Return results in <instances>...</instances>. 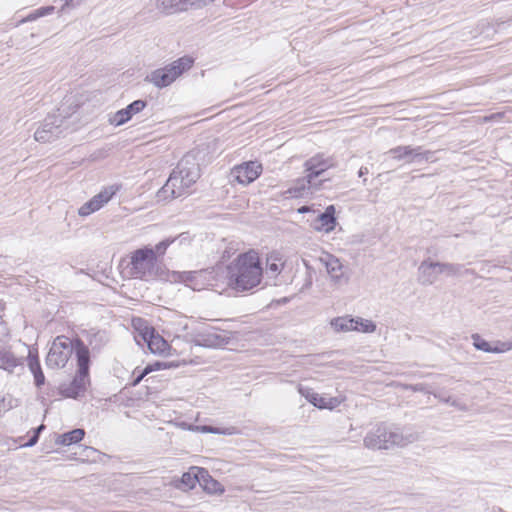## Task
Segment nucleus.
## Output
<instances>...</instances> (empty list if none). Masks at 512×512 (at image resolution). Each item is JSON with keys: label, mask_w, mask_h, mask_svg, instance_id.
<instances>
[{"label": "nucleus", "mask_w": 512, "mask_h": 512, "mask_svg": "<svg viewBox=\"0 0 512 512\" xmlns=\"http://www.w3.org/2000/svg\"><path fill=\"white\" fill-rule=\"evenodd\" d=\"M190 6L189 0H158L157 7L166 14H172L187 10Z\"/></svg>", "instance_id": "5701e85b"}, {"label": "nucleus", "mask_w": 512, "mask_h": 512, "mask_svg": "<svg viewBox=\"0 0 512 512\" xmlns=\"http://www.w3.org/2000/svg\"><path fill=\"white\" fill-rule=\"evenodd\" d=\"M45 429V425L41 424L37 428L32 430V435L29 437L28 441L24 443L23 447H32L36 445L39 440L41 432Z\"/></svg>", "instance_id": "c9c22d12"}, {"label": "nucleus", "mask_w": 512, "mask_h": 512, "mask_svg": "<svg viewBox=\"0 0 512 512\" xmlns=\"http://www.w3.org/2000/svg\"><path fill=\"white\" fill-rule=\"evenodd\" d=\"M108 342V337L105 331H97L90 335L89 345L93 349H100Z\"/></svg>", "instance_id": "7c9ffc66"}, {"label": "nucleus", "mask_w": 512, "mask_h": 512, "mask_svg": "<svg viewBox=\"0 0 512 512\" xmlns=\"http://www.w3.org/2000/svg\"><path fill=\"white\" fill-rule=\"evenodd\" d=\"M211 158L209 144H200L182 157L170 176H175L179 188L185 191L200 178L201 166L207 165Z\"/></svg>", "instance_id": "f03ea898"}, {"label": "nucleus", "mask_w": 512, "mask_h": 512, "mask_svg": "<svg viewBox=\"0 0 512 512\" xmlns=\"http://www.w3.org/2000/svg\"><path fill=\"white\" fill-rule=\"evenodd\" d=\"M193 65V59L189 56L181 57L172 63L151 71L144 78L145 82L153 84L158 89L170 86L184 72Z\"/></svg>", "instance_id": "423d86ee"}, {"label": "nucleus", "mask_w": 512, "mask_h": 512, "mask_svg": "<svg viewBox=\"0 0 512 512\" xmlns=\"http://www.w3.org/2000/svg\"><path fill=\"white\" fill-rule=\"evenodd\" d=\"M201 430L203 432H209V433H219L218 428L212 427V426H202Z\"/></svg>", "instance_id": "49530a36"}, {"label": "nucleus", "mask_w": 512, "mask_h": 512, "mask_svg": "<svg viewBox=\"0 0 512 512\" xmlns=\"http://www.w3.org/2000/svg\"><path fill=\"white\" fill-rule=\"evenodd\" d=\"M73 352L77 361V371L89 375L91 359L88 346L82 340L77 339L74 341Z\"/></svg>", "instance_id": "a211bd4d"}, {"label": "nucleus", "mask_w": 512, "mask_h": 512, "mask_svg": "<svg viewBox=\"0 0 512 512\" xmlns=\"http://www.w3.org/2000/svg\"><path fill=\"white\" fill-rule=\"evenodd\" d=\"M310 211V207L309 206H301L300 208H298V213L300 214H304V213H307Z\"/></svg>", "instance_id": "8fccbe9b"}, {"label": "nucleus", "mask_w": 512, "mask_h": 512, "mask_svg": "<svg viewBox=\"0 0 512 512\" xmlns=\"http://www.w3.org/2000/svg\"><path fill=\"white\" fill-rule=\"evenodd\" d=\"M300 391L305 396V398L315 407L319 409H325L326 400L324 396H321L310 389H307L306 393H304L302 389Z\"/></svg>", "instance_id": "c756f323"}, {"label": "nucleus", "mask_w": 512, "mask_h": 512, "mask_svg": "<svg viewBox=\"0 0 512 512\" xmlns=\"http://www.w3.org/2000/svg\"><path fill=\"white\" fill-rule=\"evenodd\" d=\"M368 168L367 167H361L358 172L359 177H363L364 175L368 174Z\"/></svg>", "instance_id": "09e8293b"}, {"label": "nucleus", "mask_w": 512, "mask_h": 512, "mask_svg": "<svg viewBox=\"0 0 512 512\" xmlns=\"http://www.w3.org/2000/svg\"><path fill=\"white\" fill-rule=\"evenodd\" d=\"M85 436L84 429L76 428L69 432L56 435L55 443L57 445L69 446L80 442Z\"/></svg>", "instance_id": "b1692460"}, {"label": "nucleus", "mask_w": 512, "mask_h": 512, "mask_svg": "<svg viewBox=\"0 0 512 512\" xmlns=\"http://www.w3.org/2000/svg\"><path fill=\"white\" fill-rule=\"evenodd\" d=\"M84 451L85 452H91V453L95 452V450L92 447H85ZM86 456L89 457L90 456L89 453H87Z\"/></svg>", "instance_id": "603ef678"}, {"label": "nucleus", "mask_w": 512, "mask_h": 512, "mask_svg": "<svg viewBox=\"0 0 512 512\" xmlns=\"http://www.w3.org/2000/svg\"><path fill=\"white\" fill-rule=\"evenodd\" d=\"M388 154H391L394 159L405 160L407 163L429 161L434 156V152L429 150H422L421 146H397L390 149Z\"/></svg>", "instance_id": "1a4fd4ad"}, {"label": "nucleus", "mask_w": 512, "mask_h": 512, "mask_svg": "<svg viewBox=\"0 0 512 512\" xmlns=\"http://www.w3.org/2000/svg\"><path fill=\"white\" fill-rule=\"evenodd\" d=\"M171 366H172L171 363L162 362V361H156V362H154L152 364H148L145 368H150L151 372H153V371H158V370H161V369H166V368H169Z\"/></svg>", "instance_id": "37998d69"}, {"label": "nucleus", "mask_w": 512, "mask_h": 512, "mask_svg": "<svg viewBox=\"0 0 512 512\" xmlns=\"http://www.w3.org/2000/svg\"><path fill=\"white\" fill-rule=\"evenodd\" d=\"M14 399L8 395L0 400V411L7 412L14 407Z\"/></svg>", "instance_id": "a19ab883"}, {"label": "nucleus", "mask_w": 512, "mask_h": 512, "mask_svg": "<svg viewBox=\"0 0 512 512\" xmlns=\"http://www.w3.org/2000/svg\"><path fill=\"white\" fill-rule=\"evenodd\" d=\"M74 341L65 336H57L46 356L49 368H63L73 353Z\"/></svg>", "instance_id": "0eeeda50"}, {"label": "nucleus", "mask_w": 512, "mask_h": 512, "mask_svg": "<svg viewBox=\"0 0 512 512\" xmlns=\"http://www.w3.org/2000/svg\"><path fill=\"white\" fill-rule=\"evenodd\" d=\"M354 324L355 318L350 316L336 317L331 320V326L337 332L355 331V328H358V326H355Z\"/></svg>", "instance_id": "a878e982"}, {"label": "nucleus", "mask_w": 512, "mask_h": 512, "mask_svg": "<svg viewBox=\"0 0 512 512\" xmlns=\"http://www.w3.org/2000/svg\"><path fill=\"white\" fill-rule=\"evenodd\" d=\"M197 469H201V467L193 466L189 471L182 474L180 485L178 486L180 489H193L196 486L199 482Z\"/></svg>", "instance_id": "393cba45"}, {"label": "nucleus", "mask_w": 512, "mask_h": 512, "mask_svg": "<svg viewBox=\"0 0 512 512\" xmlns=\"http://www.w3.org/2000/svg\"><path fill=\"white\" fill-rule=\"evenodd\" d=\"M512 349V342L496 341L493 344V353H503Z\"/></svg>", "instance_id": "ea45409f"}, {"label": "nucleus", "mask_w": 512, "mask_h": 512, "mask_svg": "<svg viewBox=\"0 0 512 512\" xmlns=\"http://www.w3.org/2000/svg\"><path fill=\"white\" fill-rule=\"evenodd\" d=\"M149 373H151V369L150 368H144L143 370L139 371L138 369H135L132 373V380H131V385L132 386H137L141 381L142 379L148 375Z\"/></svg>", "instance_id": "4c0bfd02"}, {"label": "nucleus", "mask_w": 512, "mask_h": 512, "mask_svg": "<svg viewBox=\"0 0 512 512\" xmlns=\"http://www.w3.org/2000/svg\"><path fill=\"white\" fill-rule=\"evenodd\" d=\"M175 176H169L164 186L157 192L158 201H165L169 198L180 197L184 191L176 183Z\"/></svg>", "instance_id": "412c9836"}, {"label": "nucleus", "mask_w": 512, "mask_h": 512, "mask_svg": "<svg viewBox=\"0 0 512 512\" xmlns=\"http://www.w3.org/2000/svg\"><path fill=\"white\" fill-rule=\"evenodd\" d=\"M326 406L325 409H334L340 404V401L336 397H325Z\"/></svg>", "instance_id": "c03bdc74"}, {"label": "nucleus", "mask_w": 512, "mask_h": 512, "mask_svg": "<svg viewBox=\"0 0 512 512\" xmlns=\"http://www.w3.org/2000/svg\"><path fill=\"white\" fill-rule=\"evenodd\" d=\"M437 262L424 260L418 268V281L422 285H432L437 280Z\"/></svg>", "instance_id": "6ab92c4d"}, {"label": "nucleus", "mask_w": 512, "mask_h": 512, "mask_svg": "<svg viewBox=\"0 0 512 512\" xmlns=\"http://www.w3.org/2000/svg\"><path fill=\"white\" fill-rule=\"evenodd\" d=\"M0 369L10 374H21L24 370L23 358H17L11 351L0 349Z\"/></svg>", "instance_id": "f3484780"}, {"label": "nucleus", "mask_w": 512, "mask_h": 512, "mask_svg": "<svg viewBox=\"0 0 512 512\" xmlns=\"http://www.w3.org/2000/svg\"><path fill=\"white\" fill-rule=\"evenodd\" d=\"M284 263L278 254H271L267 257L266 274L268 277H277L282 271Z\"/></svg>", "instance_id": "bb28decb"}, {"label": "nucleus", "mask_w": 512, "mask_h": 512, "mask_svg": "<svg viewBox=\"0 0 512 512\" xmlns=\"http://www.w3.org/2000/svg\"><path fill=\"white\" fill-rule=\"evenodd\" d=\"M196 273L197 272L193 271L173 272L172 280L188 284L193 282V280L196 278Z\"/></svg>", "instance_id": "72a5a7b5"}, {"label": "nucleus", "mask_w": 512, "mask_h": 512, "mask_svg": "<svg viewBox=\"0 0 512 512\" xmlns=\"http://www.w3.org/2000/svg\"><path fill=\"white\" fill-rule=\"evenodd\" d=\"M355 326H358V328H355V331H361L364 333H372L376 330V324L367 319H363L360 317L355 318Z\"/></svg>", "instance_id": "2f4dec72"}, {"label": "nucleus", "mask_w": 512, "mask_h": 512, "mask_svg": "<svg viewBox=\"0 0 512 512\" xmlns=\"http://www.w3.org/2000/svg\"><path fill=\"white\" fill-rule=\"evenodd\" d=\"M54 9H55V7H53V6L42 7L40 9H38L34 14L29 15L27 19L34 20L37 17H41V16H44V15H47V14L53 12Z\"/></svg>", "instance_id": "79ce46f5"}, {"label": "nucleus", "mask_w": 512, "mask_h": 512, "mask_svg": "<svg viewBox=\"0 0 512 512\" xmlns=\"http://www.w3.org/2000/svg\"><path fill=\"white\" fill-rule=\"evenodd\" d=\"M473 345L477 350L493 353V344L483 339L479 334H473Z\"/></svg>", "instance_id": "473e14b6"}, {"label": "nucleus", "mask_w": 512, "mask_h": 512, "mask_svg": "<svg viewBox=\"0 0 512 512\" xmlns=\"http://www.w3.org/2000/svg\"><path fill=\"white\" fill-rule=\"evenodd\" d=\"M199 482L198 484L209 494H222L224 492V487L215 480L209 472L204 469H197Z\"/></svg>", "instance_id": "aec40b11"}, {"label": "nucleus", "mask_w": 512, "mask_h": 512, "mask_svg": "<svg viewBox=\"0 0 512 512\" xmlns=\"http://www.w3.org/2000/svg\"><path fill=\"white\" fill-rule=\"evenodd\" d=\"M230 337L215 328L206 329L195 335L194 343L206 348H219L228 344Z\"/></svg>", "instance_id": "9d476101"}, {"label": "nucleus", "mask_w": 512, "mask_h": 512, "mask_svg": "<svg viewBox=\"0 0 512 512\" xmlns=\"http://www.w3.org/2000/svg\"><path fill=\"white\" fill-rule=\"evenodd\" d=\"M433 394H434L435 397L439 398L441 401H444L446 403H448L449 400H450L449 397L448 398H444V396H441V395H438V394H435V393H433Z\"/></svg>", "instance_id": "3c124183"}, {"label": "nucleus", "mask_w": 512, "mask_h": 512, "mask_svg": "<svg viewBox=\"0 0 512 512\" xmlns=\"http://www.w3.org/2000/svg\"><path fill=\"white\" fill-rule=\"evenodd\" d=\"M122 273L131 279L148 281L158 276V265L153 248L145 246L131 253Z\"/></svg>", "instance_id": "39448f33"}, {"label": "nucleus", "mask_w": 512, "mask_h": 512, "mask_svg": "<svg viewBox=\"0 0 512 512\" xmlns=\"http://www.w3.org/2000/svg\"><path fill=\"white\" fill-rule=\"evenodd\" d=\"M177 238H167L163 241L159 242L155 248H153L155 252V256H161L164 255L167 248L176 240Z\"/></svg>", "instance_id": "e433bc0d"}, {"label": "nucleus", "mask_w": 512, "mask_h": 512, "mask_svg": "<svg viewBox=\"0 0 512 512\" xmlns=\"http://www.w3.org/2000/svg\"><path fill=\"white\" fill-rule=\"evenodd\" d=\"M147 106V101L138 99L130 103L126 108L117 111L110 122L115 126H121L128 122L135 114L141 112Z\"/></svg>", "instance_id": "ddd939ff"}, {"label": "nucleus", "mask_w": 512, "mask_h": 512, "mask_svg": "<svg viewBox=\"0 0 512 512\" xmlns=\"http://www.w3.org/2000/svg\"><path fill=\"white\" fill-rule=\"evenodd\" d=\"M321 261L325 265L328 274L336 284L348 282V277L344 274V266L340 260L332 254H327Z\"/></svg>", "instance_id": "2eb2a0df"}, {"label": "nucleus", "mask_w": 512, "mask_h": 512, "mask_svg": "<svg viewBox=\"0 0 512 512\" xmlns=\"http://www.w3.org/2000/svg\"><path fill=\"white\" fill-rule=\"evenodd\" d=\"M336 162L332 157L324 158L322 154H317L304 163L307 175L297 181L296 186L287 190V193L293 197L303 196L306 188L319 190L325 180L315 181L329 168L335 167Z\"/></svg>", "instance_id": "20e7f679"}, {"label": "nucleus", "mask_w": 512, "mask_h": 512, "mask_svg": "<svg viewBox=\"0 0 512 512\" xmlns=\"http://www.w3.org/2000/svg\"><path fill=\"white\" fill-rule=\"evenodd\" d=\"M437 274H446L447 276H457L461 273L463 269L462 264H454V263H442L437 262Z\"/></svg>", "instance_id": "c85d7f7f"}, {"label": "nucleus", "mask_w": 512, "mask_h": 512, "mask_svg": "<svg viewBox=\"0 0 512 512\" xmlns=\"http://www.w3.org/2000/svg\"><path fill=\"white\" fill-rule=\"evenodd\" d=\"M406 389H409L413 392H424L427 394H432L433 392L430 390V386L424 383L417 384H409L406 386Z\"/></svg>", "instance_id": "58836bf2"}, {"label": "nucleus", "mask_w": 512, "mask_h": 512, "mask_svg": "<svg viewBox=\"0 0 512 512\" xmlns=\"http://www.w3.org/2000/svg\"><path fill=\"white\" fill-rule=\"evenodd\" d=\"M27 358L29 369L34 376V383L37 387H41L45 383V376L39 362L38 354L30 350Z\"/></svg>", "instance_id": "4be33fe9"}, {"label": "nucleus", "mask_w": 512, "mask_h": 512, "mask_svg": "<svg viewBox=\"0 0 512 512\" xmlns=\"http://www.w3.org/2000/svg\"><path fill=\"white\" fill-rule=\"evenodd\" d=\"M215 0H189L190 2V6H194V7H197V8H200V7H203V6H206L212 2H214Z\"/></svg>", "instance_id": "a18cd8bd"}, {"label": "nucleus", "mask_w": 512, "mask_h": 512, "mask_svg": "<svg viewBox=\"0 0 512 512\" xmlns=\"http://www.w3.org/2000/svg\"><path fill=\"white\" fill-rule=\"evenodd\" d=\"M141 336L152 353H164L169 347L168 342L152 327H145L141 331Z\"/></svg>", "instance_id": "dca6fc26"}, {"label": "nucleus", "mask_w": 512, "mask_h": 512, "mask_svg": "<svg viewBox=\"0 0 512 512\" xmlns=\"http://www.w3.org/2000/svg\"><path fill=\"white\" fill-rule=\"evenodd\" d=\"M262 172V165L249 161L233 168L232 175L234 179L242 184L248 185L256 180Z\"/></svg>", "instance_id": "9b49d317"}, {"label": "nucleus", "mask_w": 512, "mask_h": 512, "mask_svg": "<svg viewBox=\"0 0 512 512\" xmlns=\"http://www.w3.org/2000/svg\"><path fill=\"white\" fill-rule=\"evenodd\" d=\"M501 117H502L501 113H494V114H491L490 116H486L485 121H491V120L498 119Z\"/></svg>", "instance_id": "de8ad7c7"}, {"label": "nucleus", "mask_w": 512, "mask_h": 512, "mask_svg": "<svg viewBox=\"0 0 512 512\" xmlns=\"http://www.w3.org/2000/svg\"><path fill=\"white\" fill-rule=\"evenodd\" d=\"M96 200H93L92 198L83 204L79 209V215L80 216H88L91 213L99 210L100 208L95 204Z\"/></svg>", "instance_id": "f704fd0d"}, {"label": "nucleus", "mask_w": 512, "mask_h": 512, "mask_svg": "<svg viewBox=\"0 0 512 512\" xmlns=\"http://www.w3.org/2000/svg\"><path fill=\"white\" fill-rule=\"evenodd\" d=\"M63 123L64 118L61 115H48L35 131V140L46 143L59 138L63 133Z\"/></svg>", "instance_id": "6e6552de"}, {"label": "nucleus", "mask_w": 512, "mask_h": 512, "mask_svg": "<svg viewBox=\"0 0 512 512\" xmlns=\"http://www.w3.org/2000/svg\"><path fill=\"white\" fill-rule=\"evenodd\" d=\"M89 383V375L77 371L69 384L61 385L60 392L65 397L76 399L86 392Z\"/></svg>", "instance_id": "f8f14e48"}, {"label": "nucleus", "mask_w": 512, "mask_h": 512, "mask_svg": "<svg viewBox=\"0 0 512 512\" xmlns=\"http://www.w3.org/2000/svg\"><path fill=\"white\" fill-rule=\"evenodd\" d=\"M118 185H111L105 187L102 191L92 197L93 200H96V205L101 208L104 204H106L119 190Z\"/></svg>", "instance_id": "cd10ccee"}, {"label": "nucleus", "mask_w": 512, "mask_h": 512, "mask_svg": "<svg viewBox=\"0 0 512 512\" xmlns=\"http://www.w3.org/2000/svg\"><path fill=\"white\" fill-rule=\"evenodd\" d=\"M335 214L336 210L334 205H329L324 212L317 215L312 221L311 226L316 231L329 233L333 231L336 226Z\"/></svg>", "instance_id": "4468645a"}, {"label": "nucleus", "mask_w": 512, "mask_h": 512, "mask_svg": "<svg viewBox=\"0 0 512 512\" xmlns=\"http://www.w3.org/2000/svg\"><path fill=\"white\" fill-rule=\"evenodd\" d=\"M227 284L236 292H248L260 285L263 267L258 254L249 251L239 254L226 267Z\"/></svg>", "instance_id": "f257e3e1"}, {"label": "nucleus", "mask_w": 512, "mask_h": 512, "mask_svg": "<svg viewBox=\"0 0 512 512\" xmlns=\"http://www.w3.org/2000/svg\"><path fill=\"white\" fill-rule=\"evenodd\" d=\"M419 439L416 432L405 431L393 425L381 423L371 429L365 436L364 446L372 450H388L394 446L404 447Z\"/></svg>", "instance_id": "7ed1b4c3"}]
</instances>
